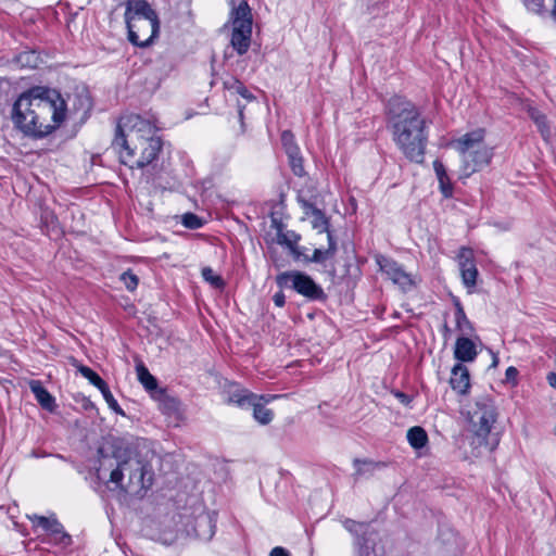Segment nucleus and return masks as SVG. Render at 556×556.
Wrapping results in <instances>:
<instances>
[{
  "mask_svg": "<svg viewBox=\"0 0 556 556\" xmlns=\"http://www.w3.org/2000/svg\"><path fill=\"white\" fill-rule=\"evenodd\" d=\"M230 14L228 24L231 25V47L242 55L248 52L251 45L253 17L251 9L245 0H240L236 4L230 0Z\"/></svg>",
  "mask_w": 556,
  "mask_h": 556,
  "instance_id": "6e6552de",
  "label": "nucleus"
},
{
  "mask_svg": "<svg viewBox=\"0 0 556 556\" xmlns=\"http://www.w3.org/2000/svg\"><path fill=\"white\" fill-rule=\"evenodd\" d=\"M277 285L280 288H290L311 301H325L326 293L311 276L302 271H285L277 276Z\"/></svg>",
  "mask_w": 556,
  "mask_h": 556,
  "instance_id": "1a4fd4ad",
  "label": "nucleus"
},
{
  "mask_svg": "<svg viewBox=\"0 0 556 556\" xmlns=\"http://www.w3.org/2000/svg\"><path fill=\"white\" fill-rule=\"evenodd\" d=\"M17 63L24 67L35 68L38 66L39 56L35 51H26L17 56Z\"/></svg>",
  "mask_w": 556,
  "mask_h": 556,
  "instance_id": "c756f323",
  "label": "nucleus"
},
{
  "mask_svg": "<svg viewBox=\"0 0 556 556\" xmlns=\"http://www.w3.org/2000/svg\"><path fill=\"white\" fill-rule=\"evenodd\" d=\"M100 392L102 393L105 402L108 403L109 407L111 409H113L114 412L118 413V414H123V410L122 408L119 407L117 401L114 399L112 392L110 391L108 384L105 383L104 387L100 388L99 389Z\"/></svg>",
  "mask_w": 556,
  "mask_h": 556,
  "instance_id": "f704fd0d",
  "label": "nucleus"
},
{
  "mask_svg": "<svg viewBox=\"0 0 556 556\" xmlns=\"http://www.w3.org/2000/svg\"><path fill=\"white\" fill-rule=\"evenodd\" d=\"M250 407H253V416L261 425H268L273 420L274 412L266 408L262 403L257 402V400H255Z\"/></svg>",
  "mask_w": 556,
  "mask_h": 556,
  "instance_id": "5701e85b",
  "label": "nucleus"
},
{
  "mask_svg": "<svg viewBox=\"0 0 556 556\" xmlns=\"http://www.w3.org/2000/svg\"><path fill=\"white\" fill-rule=\"evenodd\" d=\"M406 438L409 445L415 450H420L428 443V434L426 430L419 426L409 428Z\"/></svg>",
  "mask_w": 556,
  "mask_h": 556,
  "instance_id": "aec40b11",
  "label": "nucleus"
},
{
  "mask_svg": "<svg viewBox=\"0 0 556 556\" xmlns=\"http://www.w3.org/2000/svg\"><path fill=\"white\" fill-rule=\"evenodd\" d=\"M29 389L38 403L47 410L53 412L55 408L54 397L48 392L39 380L29 381Z\"/></svg>",
  "mask_w": 556,
  "mask_h": 556,
  "instance_id": "dca6fc26",
  "label": "nucleus"
},
{
  "mask_svg": "<svg viewBox=\"0 0 556 556\" xmlns=\"http://www.w3.org/2000/svg\"><path fill=\"white\" fill-rule=\"evenodd\" d=\"M121 280L123 281L125 288L128 291L136 290L138 282H139L138 277L130 270L124 271L121 275Z\"/></svg>",
  "mask_w": 556,
  "mask_h": 556,
  "instance_id": "58836bf2",
  "label": "nucleus"
},
{
  "mask_svg": "<svg viewBox=\"0 0 556 556\" xmlns=\"http://www.w3.org/2000/svg\"><path fill=\"white\" fill-rule=\"evenodd\" d=\"M29 519L33 521L35 526L42 528L46 532H49L53 526L52 523L58 520L55 518H49L38 515L30 516Z\"/></svg>",
  "mask_w": 556,
  "mask_h": 556,
  "instance_id": "4c0bfd02",
  "label": "nucleus"
},
{
  "mask_svg": "<svg viewBox=\"0 0 556 556\" xmlns=\"http://www.w3.org/2000/svg\"><path fill=\"white\" fill-rule=\"evenodd\" d=\"M182 224L189 229H198L202 226L201 219L192 213H187L182 216Z\"/></svg>",
  "mask_w": 556,
  "mask_h": 556,
  "instance_id": "a19ab883",
  "label": "nucleus"
},
{
  "mask_svg": "<svg viewBox=\"0 0 556 556\" xmlns=\"http://www.w3.org/2000/svg\"><path fill=\"white\" fill-rule=\"evenodd\" d=\"M304 251H305V248L295 245L291 250V254L294 257V260H296V261H304V256H308Z\"/></svg>",
  "mask_w": 556,
  "mask_h": 556,
  "instance_id": "37998d69",
  "label": "nucleus"
},
{
  "mask_svg": "<svg viewBox=\"0 0 556 556\" xmlns=\"http://www.w3.org/2000/svg\"><path fill=\"white\" fill-rule=\"evenodd\" d=\"M467 429L479 446L488 444V437L497 421L498 413L489 395H480L468 405L466 413Z\"/></svg>",
  "mask_w": 556,
  "mask_h": 556,
  "instance_id": "0eeeda50",
  "label": "nucleus"
},
{
  "mask_svg": "<svg viewBox=\"0 0 556 556\" xmlns=\"http://www.w3.org/2000/svg\"><path fill=\"white\" fill-rule=\"evenodd\" d=\"M477 346L475 342L466 336L459 337L455 342L454 356L462 363L475 361L477 357Z\"/></svg>",
  "mask_w": 556,
  "mask_h": 556,
  "instance_id": "4468645a",
  "label": "nucleus"
},
{
  "mask_svg": "<svg viewBox=\"0 0 556 556\" xmlns=\"http://www.w3.org/2000/svg\"><path fill=\"white\" fill-rule=\"evenodd\" d=\"M77 370L89 380L91 384L100 389L106 383L96 371L85 365H76Z\"/></svg>",
  "mask_w": 556,
  "mask_h": 556,
  "instance_id": "cd10ccee",
  "label": "nucleus"
},
{
  "mask_svg": "<svg viewBox=\"0 0 556 556\" xmlns=\"http://www.w3.org/2000/svg\"><path fill=\"white\" fill-rule=\"evenodd\" d=\"M225 87L248 101H252L254 99L253 94L247 89V87L239 80L232 79L230 81L225 83Z\"/></svg>",
  "mask_w": 556,
  "mask_h": 556,
  "instance_id": "c85d7f7f",
  "label": "nucleus"
},
{
  "mask_svg": "<svg viewBox=\"0 0 556 556\" xmlns=\"http://www.w3.org/2000/svg\"><path fill=\"white\" fill-rule=\"evenodd\" d=\"M202 277L205 281L211 283L215 288H223L225 286V282L223 278L219 275H216L214 270L210 267H205L202 269Z\"/></svg>",
  "mask_w": 556,
  "mask_h": 556,
  "instance_id": "2f4dec72",
  "label": "nucleus"
},
{
  "mask_svg": "<svg viewBox=\"0 0 556 556\" xmlns=\"http://www.w3.org/2000/svg\"><path fill=\"white\" fill-rule=\"evenodd\" d=\"M376 261L380 270L386 274L393 283L400 286L403 290H407L413 286L410 275L395 261L382 255L377 256Z\"/></svg>",
  "mask_w": 556,
  "mask_h": 556,
  "instance_id": "9d476101",
  "label": "nucleus"
},
{
  "mask_svg": "<svg viewBox=\"0 0 556 556\" xmlns=\"http://www.w3.org/2000/svg\"><path fill=\"white\" fill-rule=\"evenodd\" d=\"M517 374H518V370L513 366H510L506 369V378L508 380L515 379Z\"/></svg>",
  "mask_w": 556,
  "mask_h": 556,
  "instance_id": "09e8293b",
  "label": "nucleus"
},
{
  "mask_svg": "<svg viewBox=\"0 0 556 556\" xmlns=\"http://www.w3.org/2000/svg\"><path fill=\"white\" fill-rule=\"evenodd\" d=\"M547 381L552 388L556 389V374L555 372H549L547 375Z\"/></svg>",
  "mask_w": 556,
  "mask_h": 556,
  "instance_id": "8fccbe9b",
  "label": "nucleus"
},
{
  "mask_svg": "<svg viewBox=\"0 0 556 556\" xmlns=\"http://www.w3.org/2000/svg\"><path fill=\"white\" fill-rule=\"evenodd\" d=\"M125 21L128 39L135 46L147 47L159 34L157 14L146 0H128Z\"/></svg>",
  "mask_w": 556,
  "mask_h": 556,
  "instance_id": "39448f33",
  "label": "nucleus"
},
{
  "mask_svg": "<svg viewBox=\"0 0 556 556\" xmlns=\"http://www.w3.org/2000/svg\"><path fill=\"white\" fill-rule=\"evenodd\" d=\"M456 258L460 274H463V270H466L471 266H476L473 251L469 248H460Z\"/></svg>",
  "mask_w": 556,
  "mask_h": 556,
  "instance_id": "393cba45",
  "label": "nucleus"
},
{
  "mask_svg": "<svg viewBox=\"0 0 556 556\" xmlns=\"http://www.w3.org/2000/svg\"><path fill=\"white\" fill-rule=\"evenodd\" d=\"M387 114L396 147L408 160L421 163L428 132L419 109L402 97H393L388 102Z\"/></svg>",
  "mask_w": 556,
  "mask_h": 556,
  "instance_id": "7ed1b4c3",
  "label": "nucleus"
},
{
  "mask_svg": "<svg viewBox=\"0 0 556 556\" xmlns=\"http://www.w3.org/2000/svg\"><path fill=\"white\" fill-rule=\"evenodd\" d=\"M281 142L286 150L287 155L300 151L299 147L294 142V137H293L292 132H290L288 130H285L281 134Z\"/></svg>",
  "mask_w": 556,
  "mask_h": 556,
  "instance_id": "473e14b6",
  "label": "nucleus"
},
{
  "mask_svg": "<svg viewBox=\"0 0 556 556\" xmlns=\"http://www.w3.org/2000/svg\"><path fill=\"white\" fill-rule=\"evenodd\" d=\"M343 527L351 532L352 534L357 536V544H361L359 536L367 534L369 525L365 522H356L352 519H345L343 521Z\"/></svg>",
  "mask_w": 556,
  "mask_h": 556,
  "instance_id": "bb28decb",
  "label": "nucleus"
},
{
  "mask_svg": "<svg viewBox=\"0 0 556 556\" xmlns=\"http://www.w3.org/2000/svg\"><path fill=\"white\" fill-rule=\"evenodd\" d=\"M215 518L214 515L205 513L200 515L195 520L194 532L195 535L204 541L211 540L215 534Z\"/></svg>",
  "mask_w": 556,
  "mask_h": 556,
  "instance_id": "2eb2a0df",
  "label": "nucleus"
},
{
  "mask_svg": "<svg viewBox=\"0 0 556 556\" xmlns=\"http://www.w3.org/2000/svg\"><path fill=\"white\" fill-rule=\"evenodd\" d=\"M169 404H170V407H175V405H176V401H175V400H170V401H169Z\"/></svg>",
  "mask_w": 556,
  "mask_h": 556,
  "instance_id": "603ef678",
  "label": "nucleus"
},
{
  "mask_svg": "<svg viewBox=\"0 0 556 556\" xmlns=\"http://www.w3.org/2000/svg\"><path fill=\"white\" fill-rule=\"evenodd\" d=\"M496 363H497V357H496V356H494V357H493V366H495V365H496Z\"/></svg>",
  "mask_w": 556,
  "mask_h": 556,
  "instance_id": "864d4df0",
  "label": "nucleus"
},
{
  "mask_svg": "<svg viewBox=\"0 0 556 556\" xmlns=\"http://www.w3.org/2000/svg\"><path fill=\"white\" fill-rule=\"evenodd\" d=\"M29 519L33 521L35 526L42 528L46 532H49L53 526L52 523L58 520L55 518H49L38 515L30 516Z\"/></svg>",
  "mask_w": 556,
  "mask_h": 556,
  "instance_id": "e433bc0d",
  "label": "nucleus"
},
{
  "mask_svg": "<svg viewBox=\"0 0 556 556\" xmlns=\"http://www.w3.org/2000/svg\"><path fill=\"white\" fill-rule=\"evenodd\" d=\"M273 301L275 303L276 306L278 307H282L286 303V296L282 292H277L274 294L273 296Z\"/></svg>",
  "mask_w": 556,
  "mask_h": 556,
  "instance_id": "a18cd8bd",
  "label": "nucleus"
},
{
  "mask_svg": "<svg viewBox=\"0 0 556 556\" xmlns=\"http://www.w3.org/2000/svg\"><path fill=\"white\" fill-rule=\"evenodd\" d=\"M73 106L75 112L80 113V117L85 118L91 110L92 103L89 96L86 92H81L73 98Z\"/></svg>",
  "mask_w": 556,
  "mask_h": 556,
  "instance_id": "b1692460",
  "label": "nucleus"
},
{
  "mask_svg": "<svg viewBox=\"0 0 556 556\" xmlns=\"http://www.w3.org/2000/svg\"><path fill=\"white\" fill-rule=\"evenodd\" d=\"M353 467L355 469L353 473L354 479L358 480L361 478L371 477L377 469L384 467V464L377 463L371 459L355 458L353 460Z\"/></svg>",
  "mask_w": 556,
  "mask_h": 556,
  "instance_id": "f3484780",
  "label": "nucleus"
},
{
  "mask_svg": "<svg viewBox=\"0 0 556 556\" xmlns=\"http://www.w3.org/2000/svg\"><path fill=\"white\" fill-rule=\"evenodd\" d=\"M433 169L439 180V187L444 198H451L453 195V186L447 176L445 166L439 160L433 162Z\"/></svg>",
  "mask_w": 556,
  "mask_h": 556,
  "instance_id": "6ab92c4d",
  "label": "nucleus"
},
{
  "mask_svg": "<svg viewBox=\"0 0 556 556\" xmlns=\"http://www.w3.org/2000/svg\"><path fill=\"white\" fill-rule=\"evenodd\" d=\"M281 396L282 395H258L257 402L262 403V401H263L265 403H268V402L274 401V400H276L278 397H281Z\"/></svg>",
  "mask_w": 556,
  "mask_h": 556,
  "instance_id": "de8ad7c7",
  "label": "nucleus"
},
{
  "mask_svg": "<svg viewBox=\"0 0 556 556\" xmlns=\"http://www.w3.org/2000/svg\"><path fill=\"white\" fill-rule=\"evenodd\" d=\"M156 131L152 122L136 114L125 115L117 123L112 147L123 164L130 168H143L161 151L162 142Z\"/></svg>",
  "mask_w": 556,
  "mask_h": 556,
  "instance_id": "f03ea898",
  "label": "nucleus"
},
{
  "mask_svg": "<svg viewBox=\"0 0 556 556\" xmlns=\"http://www.w3.org/2000/svg\"><path fill=\"white\" fill-rule=\"evenodd\" d=\"M66 117V103L60 92L34 87L13 105L12 121L27 136L42 138L60 127Z\"/></svg>",
  "mask_w": 556,
  "mask_h": 556,
  "instance_id": "f257e3e1",
  "label": "nucleus"
},
{
  "mask_svg": "<svg viewBox=\"0 0 556 556\" xmlns=\"http://www.w3.org/2000/svg\"><path fill=\"white\" fill-rule=\"evenodd\" d=\"M138 380L140 383L144 387V389L150 392L152 395L156 393L157 391V381L156 379L150 374L148 368L142 364H138L136 366Z\"/></svg>",
  "mask_w": 556,
  "mask_h": 556,
  "instance_id": "412c9836",
  "label": "nucleus"
},
{
  "mask_svg": "<svg viewBox=\"0 0 556 556\" xmlns=\"http://www.w3.org/2000/svg\"><path fill=\"white\" fill-rule=\"evenodd\" d=\"M337 251V243L331 235L328 232V248L325 250L315 249L312 256H304V262L306 263H324L325 261L333 257Z\"/></svg>",
  "mask_w": 556,
  "mask_h": 556,
  "instance_id": "a211bd4d",
  "label": "nucleus"
},
{
  "mask_svg": "<svg viewBox=\"0 0 556 556\" xmlns=\"http://www.w3.org/2000/svg\"><path fill=\"white\" fill-rule=\"evenodd\" d=\"M359 556H376L372 552L369 551L368 546L361 547Z\"/></svg>",
  "mask_w": 556,
  "mask_h": 556,
  "instance_id": "3c124183",
  "label": "nucleus"
},
{
  "mask_svg": "<svg viewBox=\"0 0 556 556\" xmlns=\"http://www.w3.org/2000/svg\"><path fill=\"white\" fill-rule=\"evenodd\" d=\"M255 400H258V395L252 393L248 389L241 388L238 384H230L227 391V402L236 404L241 408H248Z\"/></svg>",
  "mask_w": 556,
  "mask_h": 556,
  "instance_id": "f8f14e48",
  "label": "nucleus"
},
{
  "mask_svg": "<svg viewBox=\"0 0 556 556\" xmlns=\"http://www.w3.org/2000/svg\"><path fill=\"white\" fill-rule=\"evenodd\" d=\"M544 0H523L525 5L532 11H540L543 8ZM554 5L552 10V15L556 21V0H553Z\"/></svg>",
  "mask_w": 556,
  "mask_h": 556,
  "instance_id": "79ce46f5",
  "label": "nucleus"
},
{
  "mask_svg": "<svg viewBox=\"0 0 556 556\" xmlns=\"http://www.w3.org/2000/svg\"><path fill=\"white\" fill-rule=\"evenodd\" d=\"M300 202L305 210V214L311 217L312 227L316 229L318 233L326 232L328 235V232H330L329 220L324 212L305 200H300Z\"/></svg>",
  "mask_w": 556,
  "mask_h": 556,
  "instance_id": "ddd939ff",
  "label": "nucleus"
},
{
  "mask_svg": "<svg viewBox=\"0 0 556 556\" xmlns=\"http://www.w3.org/2000/svg\"><path fill=\"white\" fill-rule=\"evenodd\" d=\"M463 283L467 288H473L477 283L478 269L477 266H471L470 268L463 270L460 274Z\"/></svg>",
  "mask_w": 556,
  "mask_h": 556,
  "instance_id": "72a5a7b5",
  "label": "nucleus"
},
{
  "mask_svg": "<svg viewBox=\"0 0 556 556\" xmlns=\"http://www.w3.org/2000/svg\"><path fill=\"white\" fill-rule=\"evenodd\" d=\"M299 239L294 232L278 233V243L287 245L290 251L298 245Z\"/></svg>",
  "mask_w": 556,
  "mask_h": 556,
  "instance_id": "ea45409f",
  "label": "nucleus"
},
{
  "mask_svg": "<svg viewBox=\"0 0 556 556\" xmlns=\"http://www.w3.org/2000/svg\"><path fill=\"white\" fill-rule=\"evenodd\" d=\"M269 556H290V553L286 548L277 546L271 549Z\"/></svg>",
  "mask_w": 556,
  "mask_h": 556,
  "instance_id": "49530a36",
  "label": "nucleus"
},
{
  "mask_svg": "<svg viewBox=\"0 0 556 556\" xmlns=\"http://www.w3.org/2000/svg\"><path fill=\"white\" fill-rule=\"evenodd\" d=\"M289 163L294 175L302 177L305 174L303 159L299 152L288 154Z\"/></svg>",
  "mask_w": 556,
  "mask_h": 556,
  "instance_id": "7c9ffc66",
  "label": "nucleus"
},
{
  "mask_svg": "<svg viewBox=\"0 0 556 556\" xmlns=\"http://www.w3.org/2000/svg\"><path fill=\"white\" fill-rule=\"evenodd\" d=\"M48 532L56 544L67 546L71 544V536L64 531L63 526L56 520Z\"/></svg>",
  "mask_w": 556,
  "mask_h": 556,
  "instance_id": "a878e982",
  "label": "nucleus"
},
{
  "mask_svg": "<svg viewBox=\"0 0 556 556\" xmlns=\"http://www.w3.org/2000/svg\"><path fill=\"white\" fill-rule=\"evenodd\" d=\"M456 150L462 155L463 174L468 177L488 166L492 160V148L484 143V130L476 129L454 141Z\"/></svg>",
  "mask_w": 556,
  "mask_h": 556,
  "instance_id": "423d86ee",
  "label": "nucleus"
},
{
  "mask_svg": "<svg viewBox=\"0 0 556 556\" xmlns=\"http://www.w3.org/2000/svg\"><path fill=\"white\" fill-rule=\"evenodd\" d=\"M451 388L459 393L466 394L470 388V375L469 370L462 363L456 364L452 368L450 378Z\"/></svg>",
  "mask_w": 556,
  "mask_h": 556,
  "instance_id": "9b49d317",
  "label": "nucleus"
},
{
  "mask_svg": "<svg viewBox=\"0 0 556 556\" xmlns=\"http://www.w3.org/2000/svg\"><path fill=\"white\" fill-rule=\"evenodd\" d=\"M455 323L457 330L464 336H470L473 332V327L467 318L465 311L460 303H456L455 307Z\"/></svg>",
  "mask_w": 556,
  "mask_h": 556,
  "instance_id": "4be33fe9",
  "label": "nucleus"
},
{
  "mask_svg": "<svg viewBox=\"0 0 556 556\" xmlns=\"http://www.w3.org/2000/svg\"><path fill=\"white\" fill-rule=\"evenodd\" d=\"M97 478L112 491L142 496L152 484L149 464L138 454L129 452L125 458H109L97 469Z\"/></svg>",
  "mask_w": 556,
  "mask_h": 556,
  "instance_id": "20e7f679",
  "label": "nucleus"
},
{
  "mask_svg": "<svg viewBox=\"0 0 556 556\" xmlns=\"http://www.w3.org/2000/svg\"><path fill=\"white\" fill-rule=\"evenodd\" d=\"M29 519L33 521L35 526L42 528L46 532H49L53 526L52 523L58 520L55 518H49L38 515L30 516Z\"/></svg>",
  "mask_w": 556,
  "mask_h": 556,
  "instance_id": "c9c22d12",
  "label": "nucleus"
},
{
  "mask_svg": "<svg viewBox=\"0 0 556 556\" xmlns=\"http://www.w3.org/2000/svg\"><path fill=\"white\" fill-rule=\"evenodd\" d=\"M394 395L400 401V403H402L405 406H408L412 402L410 396L403 392L396 391Z\"/></svg>",
  "mask_w": 556,
  "mask_h": 556,
  "instance_id": "c03bdc74",
  "label": "nucleus"
}]
</instances>
